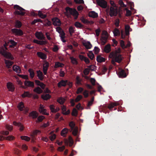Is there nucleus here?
Returning a JSON list of instances; mask_svg holds the SVG:
<instances>
[{"instance_id":"nucleus-29","label":"nucleus","mask_w":156,"mask_h":156,"mask_svg":"<svg viewBox=\"0 0 156 156\" xmlns=\"http://www.w3.org/2000/svg\"><path fill=\"white\" fill-rule=\"evenodd\" d=\"M111 51V47L110 44H108L105 46L104 49V51L105 53H108Z\"/></svg>"},{"instance_id":"nucleus-15","label":"nucleus","mask_w":156,"mask_h":156,"mask_svg":"<svg viewBox=\"0 0 156 156\" xmlns=\"http://www.w3.org/2000/svg\"><path fill=\"white\" fill-rule=\"evenodd\" d=\"M65 143L66 144H68V143L69 144V146H71L73 145V141L72 137L71 136L69 137L68 140L66 139L65 141Z\"/></svg>"},{"instance_id":"nucleus-4","label":"nucleus","mask_w":156,"mask_h":156,"mask_svg":"<svg viewBox=\"0 0 156 156\" xmlns=\"http://www.w3.org/2000/svg\"><path fill=\"white\" fill-rule=\"evenodd\" d=\"M14 9L16 10L15 12L16 14L22 16L25 15V12H24L25 9H24L17 5H14Z\"/></svg>"},{"instance_id":"nucleus-63","label":"nucleus","mask_w":156,"mask_h":156,"mask_svg":"<svg viewBox=\"0 0 156 156\" xmlns=\"http://www.w3.org/2000/svg\"><path fill=\"white\" fill-rule=\"evenodd\" d=\"M56 31L58 32L59 34H60L62 32L63 30L60 27H57L56 28Z\"/></svg>"},{"instance_id":"nucleus-44","label":"nucleus","mask_w":156,"mask_h":156,"mask_svg":"<svg viewBox=\"0 0 156 156\" xmlns=\"http://www.w3.org/2000/svg\"><path fill=\"white\" fill-rule=\"evenodd\" d=\"M108 37V36H102L101 37V39L103 44H105L107 41Z\"/></svg>"},{"instance_id":"nucleus-8","label":"nucleus","mask_w":156,"mask_h":156,"mask_svg":"<svg viewBox=\"0 0 156 156\" xmlns=\"http://www.w3.org/2000/svg\"><path fill=\"white\" fill-rule=\"evenodd\" d=\"M35 35L36 37L39 40H43L45 39V37L41 31H37Z\"/></svg>"},{"instance_id":"nucleus-64","label":"nucleus","mask_w":156,"mask_h":156,"mask_svg":"<svg viewBox=\"0 0 156 156\" xmlns=\"http://www.w3.org/2000/svg\"><path fill=\"white\" fill-rule=\"evenodd\" d=\"M56 136L55 134H53V135H51L50 136H49V138L50 140L52 141L54 140L55 138H56Z\"/></svg>"},{"instance_id":"nucleus-61","label":"nucleus","mask_w":156,"mask_h":156,"mask_svg":"<svg viewBox=\"0 0 156 156\" xmlns=\"http://www.w3.org/2000/svg\"><path fill=\"white\" fill-rule=\"evenodd\" d=\"M9 41L14 47L16 46L17 44V42H15L13 40H9Z\"/></svg>"},{"instance_id":"nucleus-57","label":"nucleus","mask_w":156,"mask_h":156,"mask_svg":"<svg viewBox=\"0 0 156 156\" xmlns=\"http://www.w3.org/2000/svg\"><path fill=\"white\" fill-rule=\"evenodd\" d=\"M119 3L121 7H126V6L124 4L122 0H120L119 2Z\"/></svg>"},{"instance_id":"nucleus-12","label":"nucleus","mask_w":156,"mask_h":156,"mask_svg":"<svg viewBox=\"0 0 156 156\" xmlns=\"http://www.w3.org/2000/svg\"><path fill=\"white\" fill-rule=\"evenodd\" d=\"M79 57L81 61H84L87 64H88L90 63V62L89 59L83 55H80Z\"/></svg>"},{"instance_id":"nucleus-16","label":"nucleus","mask_w":156,"mask_h":156,"mask_svg":"<svg viewBox=\"0 0 156 156\" xmlns=\"http://www.w3.org/2000/svg\"><path fill=\"white\" fill-rule=\"evenodd\" d=\"M67 80H62L58 83V86L59 87L62 86L65 87L67 85Z\"/></svg>"},{"instance_id":"nucleus-6","label":"nucleus","mask_w":156,"mask_h":156,"mask_svg":"<svg viewBox=\"0 0 156 156\" xmlns=\"http://www.w3.org/2000/svg\"><path fill=\"white\" fill-rule=\"evenodd\" d=\"M98 5L103 8H106L107 7V2L105 0H96Z\"/></svg>"},{"instance_id":"nucleus-24","label":"nucleus","mask_w":156,"mask_h":156,"mask_svg":"<svg viewBox=\"0 0 156 156\" xmlns=\"http://www.w3.org/2000/svg\"><path fill=\"white\" fill-rule=\"evenodd\" d=\"M82 81V80L80 78V77L79 76H77L76 78V84L82 85L81 82Z\"/></svg>"},{"instance_id":"nucleus-3","label":"nucleus","mask_w":156,"mask_h":156,"mask_svg":"<svg viewBox=\"0 0 156 156\" xmlns=\"http://www.w3.org/2000/svg\"><path fill=\"white\" fill-rule=\"evenodd\" d=\"M66 10L67 12H69L70 15H73L74 17L75 20H76L77 19L79 13L75 9L67 7L66 8Z\"/></svg>"},{"instance_id":"nucleus-37","label":"nucleus","mask_w":156,"mask_h":156,"mask_svg":"<svg viewBox=\"0 0 156 156\" xmlns=\"http://www.w3.org/2000/svg\"><path fill=\"white\" fill-rule=\"evenodd\" d=\"M68 129L67 128H64L62 131L61 132V135L62 136L65 137L66 135L68 133Z\"/></svg>"},{"instance_id":"nucleus-59","label":"nucleus","mask_w":156,"mask_h":156,"mask_svg":"<svg viewBox=\"0 0 156 156\" xmlns=\"http://www.w3.org/2000/svg\"><path fill=\"white\" fill-rule=\"evenodd\" d=\"M83 98V96L81 95H79L75 99V101L76 102L79 101Z\"/></svg>"},{"instance_id":"nucleus-27","label":"nucleus","mask_w":156,"mask_h":156,"mask_svg":"<svg viewBox=\"0 0 156 156\" xmlns=\"http://www.w3.org/2000/svg\"><path fill=\"white\" fill-rule=\"evenodd\" d=\"M98 14L94 11L90 12L89 13V16L93 18H96L98 17Z\"/></svg>"},{"instance_id":"nucleus-47","label":"nucleus","mask_w":156,"mask_h":156,"mask_svg":"<svg viewBox=\"0 0 156 156\" xmlns=\"http://www.w3.org/2000/svg\"><path fill=\"white\" fill-rule=\"evenodd\" d=\"M75 26L77 28H81L83 27V25L78 22H76L74 24Z\"/></svg>"},{"instance_id":"nucleus-50","label":"nucleus","mask_w":156,"mask_h":156,"mask_svg":"<svg viewBox=\"0 0 156 156\" xmlns=\"http://www.w3.org/2000/svg\"><path fill=\"white\" fill-rule=\"evenodd\" d=\"M94 97H93L92 98L91 100L90 101H88L87 105V106L89 107L92 105L93 101H94Z\"/></svg>"},{"instance_id":"nucleus-5","label":"nucleus","mask_w":156,"mask_h":156,"mask_svg":"<svg viewBox=\"0 0 156 156\" xmlns=\"http://www.w3.org/2000/svg\"><path fill=\"white\" fill-rule=\"evenodd\" d=\"M12 33L16 36H21L23 34V31L18 28H13L11 30Z\"/></svg>"},{"instance_id":"nucleus-42","label":"nucleus","mask_w":156,"mask_h":156,"mask_svg":"<svg viewBox=\"0 0 156 156\" xmlns=\"http://www.w3.org/2000/svg\"><path fill=\"white\" fill-rule=\"evenodd\" d=\"M65 99L62 97H60L58 98L57 101L61 105H63L65 101Z\"/></svg>"},{"instance_id":"nucleus-9","label":"nucleus","mask_w":156,"mask_h":156,"mask_svg":"<svg viewBox=\"0 0 156 156\" xmlns=\"http://www.w3.org/2000/svg\"><path fill=\"white\" fill-rule=\"evenodd\" d=\"M52 21L53 22V24L55 26H59L61 24L60 20L57 17H54L52 19Z\"/></svg>"},{"instance_id":"nucleus-2","label":"nucleus","mask_w":156,"mask_h":156,"mask_svg":"<svg viewBox=\"0 0 156 156\" xmlns=\"http://www.w3.org/2000/svg\"><path fill=\"white\" fill-rule=\"evenodd\" d=\"M0 54L6 58L11 60L14 59V58L11 54L5 51L3 47H0Z\"/></svg>"},{"instance_id":"nucleus-45","label":"nucleus","mask_w":156,"mask_h":156,"mask_svg":"<svg viewBox=\"0 0 156 156\" xmlns=\"http://www.w3.org/2000/svg\"><path fill=\"white\" fill-rule=\"evenodd\" d=\"M64 66V64L61 63L59 62H56L55 63L54 67L55 68H57L59 67H62Z\"/></svg>"},{"instance_id":"nucleus-38","label":"nucleus","mask_w":156,"mask_h":156,"mask_svg":"<svg viewBox=\"0 0 156 156\" xmlns=\"http://www.w3.org/2000/svg\"><path fill=\"white\" fill-rule=\"evenodd\" d=\"M113 33L114 36H119L120 35V31L119 29L116 28H115L114 29Z\"/></svg>"},{"instance_id":"nucleus-22","label":"nucleus","mask_w":156,"mask_h":156,"mask_svg":"<svg viewBox=\"0 0 156 156\" xmlns=\"http://www.w3.org/2000/svg\"><path fill=\"white\" fill-rule=\"evenodd\" d=\"M34 43L40 45H45L47 44V42L44 41H39L37 39H34L33 40Z\"/></svg>"},{"instance_id":"nucleus-60","label":"nucleus","mask_w":156,"mask_h":156,"mask_svg":"<svg viewBox=\"0 0 156 156\" xmlns=\"http://www.w3.org/2000/svg\"><path fill=\"white\" fill-rule=\"evenodd\" d=\"M83 94L85 98H87L89 96L88 91L87 90H85L83 92Z\"/></svg>"},{"instance_id":"nucleus-43","label":"nucleus","mask_w":156,"mask_h":156,"mask_svg":"<svg viewBox=\"0 0 156 156\" xmlns=\"http://www.w3.org/2000/svg\"><path fill=\"white\" fill-rule=\"evenodd\" d=\"M28 72L30 73V77L31 78H33L34 77L35 75V73L33 69L30 68L28 69Z\"/></svg>"},{"instance_id":"nucleus-23","label":"nucleus","mask_w":156,"mask_h":156,"mask_svg":"<svg viewBox=\"0 0 156 156\" xmlns=\"http://www.w3.org/2000/svg\"><path fill=\"white\" fill-rule=\"evenodd\" d=\"M4 61L5 62V63L6 65V66L8 68H10L12 66L14 63L13 62L6 59H4Z\"/></svg>"},{"instance_id":"nucleus-28","label":"nucleus","mask_w":156,"mask_h":156,"mask_svg":"<svg viewBox=\"0 0 156 156\" xmlns=\"http://www.w3.org/2000/svg\"><path fill=\"white\" fill-rule=\"evenodd\" d=\"M13 70L14 71L16 72L20 73L21 72V70L20 67L19 66H17L16 65H14L12 67Z\"/></svg>"},{"instance_id":"nucleus-53","label":"nucleus","mask_w":156,"mask_h":156,"mask_svg":"<svg viewBox=\"0 0 156 156\" xmlns=\"http://www.w3.org/2000/svg\"><path fill=\"white\" fill-rule=\"evenodd\" d=\"M45 22L46 23L44 24V25L45 26H48V27H50L51 25V22L48 19H47L45 20Z\"/></svg>"},{"instance_id":"nucleus-17","label":"nucleus","mask_w":156,"mask_h":156,"mask_svg":"<svg viewBox=\"0 0 156 156\" xmlns=\"http://www.w3.org/2000/svg\"><path fill=\"white\" fill-rule=\"evenodd\" d=\"M37 76L38 79L41 80H43L44 77H45L43 74V73L40 70H38L37 71Z\"/></svg>"},{"instance_id":"nucleus-36","label":"nucleus","mask_w":156,"mask_h":156,"mask_svg":"<svg viewBox=\"0 0 156 156\" xmlns=\"http://www.w3.org/2000/svg\"><path fill=\"white\" fill-rule=\"evenodd\" d=\"M41 97L43 100L46 101L51 98V96L49 94H46L41 95Z\"/></svg>"},{"instance_id":"nucleus-7","label":"nucleus","mask_w":156,"mask_h":156,"mask_svg":"<svg viewBox=\"0 0 156 156\" xmlns=\"http://www.w3.org/2000/svg\"><path fill=\"white\" fill-rule=\"evenodd\" d=\"M118 13V9L117 8H115L113 7H111L110 8L109 15L112 17L113 16H116Z\"/></svg>"},{"instance_id":"nucleus-48","label":"nucleus","mask_w":156,"mask_h":156,"mask_svg":"<svg viewBox=\"0 0 156 156\" xmlns=\"http://www.w3.org/2000/svg\"><path fill=\"white\" fill-rule=\"evenodd\" d=\"M38 15L41 19H44L47 16V15L46 14H44L40 11H38Z\"/></svg>"},{"instance_id":"nucleus-13","label":"nucleus","mask_w":156,"mask_h":156,"mask_svg":"<svg viewBox=\"0 0 156 156\" xmlns=\"http://www.w3.org/2000/svg\"><path fill=\"white\" fill-rule=\"evenodd\" d=\"M41 133V131L37 129L33 131L31 135L32 138V141L33 142H34V140L35 138V136H37L38 133Z\"/></svg>"},{"instance_id":"nucleus-54","label":"nucleus","mask_w":156,"mask_h":156,"mask_svg":"<svg viewBox=\"0 0 156 156\" xmlns=\"http://www.w3.org/2000/svg\"><path fill=\"white\" fill-rule=\"evenodd\" d=\"M69 34L71 35H72L73 33L75 32V30L73 27H70L69 29Z\"/></svg>"},{"instance_id":"nucleus-46","label":"nucleus","mask_w":156,"mask_h":156,"mask_svg":"<svg viewBox=\"0 0 156 156\" xmlns=\"http://www.w3.org/2000/svg\"><path fill=\"white\" fill-rule=\"evenodd\" d=\"M49 108L51 112L52 113H56L55 106L53 105H51L49 106Z\"/></svg>"},{"instance_id":"nucleus-19","label":"nucleus","mask_w":156,"mask_h":156,"mask_svg":"<svg viewBox=\"0 0 156 156\" xmlns=\"http://www.w3.org/2000/svg\"><path fill=\"white\" fill-rule=\"evenodd\" d=\"M14 138V137L12 136H9L7 137L3 136L2 135L0 136V140L2 141L6 139V140H13Z\"/></svg>"},{"instance_id":"nucleus-1","label":"nucleus","mask_w":156,"mask_h":156,"mask_svg":"<svg viewBox=\"0 0 156 156\" xmlns=\"http://www.w3.org/2000/svg\"><path fill=\"white\" fill-rule=\"evenodd\" d=\"M120 49L119 48L114 51L111 52L109 55V58H113L115 61L118 63H120L122 60L123 57L120 54Z\"/></svg>"},{"instance_id":"nucleus-20","label":"nucleus","mask_w":156,"mask_h":156,"mask_svg":"<svg viewBox=\"0 0 156 156\" xmlns=\"http://www.w3.org/2000/svg\"><path fill=\"white\" fill-rule=\"evenodd\" d=\"M7 88L9 89V91L13 92L15 90V88L12 83L10 82L7 83Z\"/></svg>"},{"instance_id":"nucleus-18","label":"nucleus","mask_w":156,"mask_h":156,"mask_svg":"<svg viewBox=\"0 0 156 156\" xmlns=\"http://www.w3.org/2000/svg\"><path fill=\"white\" fill-rule=\"evenodd\" d=\"M38 114L36 111H32L29 113V116L32 117V119H35L37 118Z\"/></svg>"},{"instance_id":"nucleus-52","label":"nucleus","mask_w":156,"mask_h":156,"mask_svg":"<svg viewBox=\"0 0 156 156\" xmlns=\"http://www.w3.org/2000/svg\"><path fill=\"white\" fill-rule=\"evenodd\" d=\"M77 114L78 112L76 108H74L72 111V115L73 116H76L77 115Z\"/></svg>"},{"instance_id":"nucleus-56","label":"nucleus","mask_w":156,"mask_h":156,"mask_svg":"<svg viewBox=\"0 0 156 156\" xmlns=\"http://www.w3.org/2000/svg\"><path fill=\"white\" fill-rule=\"evenodd\" d=\"M84 90V89L83 88L80 87L78 88L77 90L76 93L77 94H78L80 93H81Z\"/></svg>"},{"instance_id":"nucleus-49","label":"nucleus","mask_w":156,"mask_h":156,"mask_svg":"<svg viewBox=\"0 0 156 156\" xmlns=\"http://www.w3.org/2000/svg\"><path fill=\"white\" fill-rule=\"evenodd\" d=\"M80 20L83 23L85 24H88L90 23L89 21L84 18L83 17H81L80 19Z\"/></svg>"},{"instance_id":"nucleus-21","label":"nucleus","mask_w":156,"mask_h":156,"mask_svg":"<svg viewBox=\"0 0 156 156\" xmlns=\"http://www.w3.org/2000/svg\"><path fill=\"white\" fill-rule=\"evenodd\" d=\"M22 24L21 22L18 20H16L14 23V27L16 28H20L22 26Z\"/></svg>"},{"instance_id":"nucleus-35","label":"nucleus","mask_w":156,"mask_h":156,"mask_svg":"<svg viewBox=\"0 0 156 156\" xmlns=\"http://www.w3.org/2000/svg\"><path fill=\"white\" fill-rule=\"evenodd\" d=\"M34 91L38 94H40L43 93V90L40 87H37L34 89Z\"/></svg>"},{"instance_id":"nucleus-31","label":"nucleus","mask_w":156,"mask_h":156,"mask_svg":"<svg viewBox=\"0 0 156 156\" xmlns=\"http://www.w3.org/2000/svg\"><path fill=\"white\" fill-rule=\"evenodd\" d=\"M44 62L43 65V70H48L49 66V63L46 61H44Z\"/></svg>"},{"instance_id":"nucleus-33","label":"nucleus","mask_w":156,"mask_h":156,"mask_svg":"<svg viewBox=\"0 0 156 156\" xmlns=\"http://www.w3.org/2000/svg\"><path fill=\"white\" fill-rule=\"evenodd\" d=\"M119 105V104L116 102L112 103L109 105L108 108L110 110H112V109L115 106Z\"/></svg>"},{"instance_id":"nucleus-41","label":"nucleus","mask_w":156,"mask_h":156,"mask_svg":"<svg viewBox=\"0 0 156 156\" xmlns=\"http://www.w3.org/2000/svg\"><path fill=\"white\" fill-rule=\"evenodd\" d=\"M88 56L91 60H93L94 58V55L92 51H90L87 54Z\"/></svg>"},{"instance_id":"nucleus-34","label":"nucleus","mask_w":156,"mask_h":156,"mask_svg":"<svg viewBox=\"0 0 156 156\" xmlns=\"http://www.w3.org/2000/svg\"><path fill=\"white\" fill-rule=\"evenodd\" d=\"M96 60L98 62H105V58L101 57L100 55H98L97 57Z\"/></svg>"},{"instance_id":"nucleus-10","label":"nucleus","mask_w":156,"mask_h":156,"mask_svg":"<svg viewBox=\"0 0 156 156\" xmlns=\"http://www.w3.org/2000/svg\"><path fill=\"white\" fill-rule=\"evenodd\" d=\"M39 111L43 115H49V114L47 112V110L44 108L43 106L41 104L40 105Z\"/></svg>"},{"instance_id":"nucleus-25","label":"nucleus","mask_w":156,"mask_h":156,"mask_svg":"<svg viewBox=\"0 0 156 156\" xmlns=\"http://www.w3.org/2000/svg\"><path fill=\"white\" fill-rule=\"evenodd\" d=\"M118 75L119 77L121 78L125 77L126 76L125 71L123 69H121L119 71Z\"/></svg>"},{"instance_id":"nucleus-62","label":"nucleus","mask_w":156,"mask_h":156,"mask_svg":"<svg viewBox=\"0 0 156 156\" xmlns=\"http://www.w3.org/2000/svg\"><path fill=\"white\" fill-rule=\"evenodd\" d=\"M59 35L60 37L61 38H65L66 37L65 33H64V31H62V32L60 33Z\"/></svg>"},{"instance_id":"nucleus-30","label":"nucleus","mask_w":156,"mask_h":156,"mask_svg":"<svg viewBox=\"0 0 156 156\" xmlns=\"http://www.w3.org/2000/svg\"><path fill=\"white\" fill-rule=\"evenodd\" d=\"M32 96V94H30L29 91H24L23 94L21 95L23 98H25L26 97L30 98Z\"/></svg>"},{"instance_id":"nucleus-39","label":"nucleus","mask_w":156,"mask_h":156,"mask_svg":"<svg viewBox=\"0 0 156 156\" xmlns=\"http://www.w3.org/2000/svg\"><path fill=\"white\" fill-rule=\"evenodd\" d=\"M69 126L70 128L71 131L75 129V124L73 121H71L69 122Z\"/></svg>"},{"instance_id":"nucleus-26","label":"nucleus","mask_w":156,"mask_h":156,"mask_svg":"<svg viewBox=\"0 0 156 156\" xmlns=\"http://www.w3.org/2000/svg\"><path fill=\"white\" fill-rule=\"evenodd\" d=\"M17 107L21 111H23L25 109L24 103L22 102H21L19 103Z\"/></svg>"},{"instance_id":"nucleus-14","label":"nucleus","mask_w":156,"mask_h":156,"mask_svg":"<svg viewBox=\"0 0 156 156\" xmlns=\"http://www.w3.org/2000/svg\"><path fill=\"white\" fill-rule=\"evenodd\" d=\"M24 85L26 87H34V83L33 82L28 80H25L24 82Z\"/></svg>"},{"instance_id":"nucleus-51","label":"nucleus","mask_w":156,"mask_h":156,"mask_svg":"<svg viewBox=\"0 0 156 156\" xmlns=\"http://www.w3.org/2000/svg\"><path fill=\"white\" fill-rule=\"evenodd\" d=\"M71 62L73 64L77 65L78 64V62L76 58L73 57H71L70 58Z\"/></svg>"},{"instance_id":"nucleus-11","label":"nucleus","mask_w":156,"mask_h":156,"mask_svg":"<svg viewBox=\"0 0 156 156\" xmlns=\"http://www.w3.org/2000/svg\"><path fill=\"white\" fill-rule=\"evenodd\" d=\"M37 55L38 57L43 60H45L47 58V55L42 52H37Z\"/></svg>"},{"instance_id":"nucleus-32","label":"nucleus","mask_w":156,"mask_h":156,"mask_svg":"<svg viewBox=\"0 0 156 156\" xmlns=\"http://www.w3.org/2000/svg\"><path fill=\"white\" fill-rule=\"evenodd\" d=\"M83 44L87 49H90L92 47V44L89 41L83 43Z\"/></svg>"},{"instance_id":"nucleus-40","label":"nucleus","mask_w":156,"mask_h":156,"mask_svg":"<svg viewBox=\"0 0 156 156\" xmlns=\"http://www.w3.org/2000/svg\"><path fill=\"white\" fill-rule=\"evenodd\" d=\"M37 118V119L36 121V122H42L43 120L45 118V117L44 116L40 115L39 116H38Z\"/></svg>"},{"instance_id":"nucleus-58","label":"nucleus","mask_w":156,"mask_h":156,"mask_svg":"<svg viewBox=\"0 0 156 156\" xmlns=\"http://www.w3.org/2000/svg\"><path fill=\"white\" fill-rule=\"evenodd\" d=\"M90 81L93 86H95V85L96 80L94 78H90Z\"/></svg>"},{"instance_id":"nucleus-55","label":"nucleus","mask_w":156,"mask_h":156,"mask_svg":"<svg viewBox=\"0 0 156 156\" xmlns=\"http://www.w3.org/2000/svg\"><path fill=\"white\" fill-rule=\"evenodd\" d=\"M21 138L22 140H25L27 141H29L30 140V138L26 136H22Z\"/></svg>"}]
</instances>
